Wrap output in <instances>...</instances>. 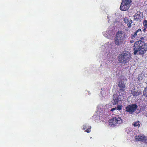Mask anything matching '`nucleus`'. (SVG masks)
<instances>
[{"label": "nucleus", "instance_id": "nucleus-1", "mask_svg": "<svg viewBox=\"0 0 147 147\" xmlns=\"http://www.w3.org/2000/svg\"><path fill=\"white\" fill-rule=\"evenodd\" d=\"M134 55H136L138 52L139 54L143 55L146 53L147 50V45L143 41H137L134 44Z\"/></svg>", "mask_w": 147, "mask_h": 147}, {"label": "nucleus", "instance_id": "nucleus-5", "mask_svg": "<svg viewBox=\"0 0 147 147\" xmlns=\"http://www.w3.org/2000/svg\"><path fill=\"white\" fill-rule=\"evenodd\" d=\"M123 97V96L119 92L117 93L116 94H114L113 95V101L112 103L113 105H115L118 104L119 101L122 100V98Z\"/></svg>", "mask_w": 147, "mask_h": 147}, {"label": "nucleus", "instance_id": "nucleus-13", "mask_svg": "<svg viewBox=\"0 0 147 147\" xmlns=\"http://www.w3.org/2000/svg\"><path fill=\"white\" fill-rule=\"evenodd\" d=\"M123 41L124 40L117 37H115V43L117 46L122 45L123 43Z\"/></svg>", "mask_w": 147, "mask_h": 147}, {"label": "nucleus", "instance_id": "nucleus-4", "mask_svg": "<svg viewBox=\"0 0 147 147\" xmlns=\"http://www.w3.org/2000/svg\"><path fill=\"white\" fill-rule=\"evenodd\" d=\"M138 106L136 104H132L128 105L125 107V111L130 114H133L136 110Z\"/></svg>", "mask_w": 147, "mask_h": 147}, {"label": "nucleus", "instance_id": "nucleus-10", "mask_svg": "<svg viewBox=\"0 0 147 147\" xmlns=\"http://www.w3.org/2000/svg\"><path fill=\"white\" fill-rule=\"evenodd\" d=\"M118 85L119 87L120 88L119 90L121 92H123L125 90V86L124 81H122V80H121L119 82Z\"/></svg>", "mask_w": 147, "mask_h": 147}, {"label": "nucleus", "instance_id": "nucleus-15", "mask_svg": "<svg viewBox=\"0 0 147 147\" xmlns=\"http://www.w3.org/2000/svg\"><path fill=\"white\" fill-rule=\"evenodd\" d=\"M138 32H139V34H140L142 32L141 30V29H138L134 33L132 34L131 37V38L132 39H133L135 38L137 35V34Z\"/></svg>", "mask_w": 147, "mask_h": 147}, {"label": "nucleus", "instance_id": "nucleus-22", "mask_svg": "<svg viewBox=\"0 0 147 147\" xmlns=\"http://www.w3.org/2000/svg\"><path fill=\"white\" fill-rule=\"evenodd\" d=\"M147 28H146V27H144V29L143 30V32H145L146 31V29Z\"/></svg>", "mask_w": 147, "mask_h": 147}, {"label": "nucleus", "instance_id": "nucleus-8", "mask_svg": "<svg viewBox=\"0 0 147 147\" xmlns=\"http://www.w3.org/2000/svg\"><path fill=\"white\" fill-rule=\"evenodd\" d=\"M133 16L134 17V21L140 22L142 18L143 15L140 12H137Z\"/></svg>", "mask_w": 147, "mask_h": 147}, {"label": "nucleus", "instance_id": "nucleus-7", "mask_svg": "<svg viewBox=\"0 0 147 147\" xmlns=\"http://www.w3.org/2000/svg\"><path fill=\"white\" fill-rule=\"evenodd\" d=\"M126 36V34L124 32L121 30H119L116 33L115 37L124 40Z\"/></svg>", "mask_w": 147, "mask_h": 147}, {"label": "nucleus", "instance_id": "nucleus-18", "mask_svg": "<svg viewBox=\"0 0 147 147\" xmlns=\"http://www.w3.org/2000/svg\"><path fill=\"white\" fill-rule=\"evenodd\" d=\"M140 122L139 121H136L134 122L133 125L134 127H140Z\"/></svg>", "mask_w": 147, "mask_h": 147}, {"label": "nucleus", "instance_id": "nucleus-17", "mask_svg": "<svg viewBox=\"0 0 147 147\" xmlns=\"http://www.w3.org/2000/svg\"><path fill=\"white\" fill-rule=\"evenodd\" d=\"M143 94L145 97H147V86L145 88L143 92Z\"/></svg>", "mask_w": 147, "mask_h": 147}, {"label": "nucleus", "instance_id": "nucleus-21", "mask_svg": "<svg viewBox=\"0 0 147 147\" xmlns=\"http://www.w3.org/2000/svg\"><path fill=\"white\" fill-rule=\"evenodd\" d=\"M140 40H141V41H142V40H144V38L143 37H142L140 38Z\"/></svg>", "mask_w": 147, "mask_h": 147}, {"label": "nucleus", "instance_id": "nucleus-9", "mask_svg": "<svg viewBox=\"0 0 147 147\" xmlns=\"http://www.w3.org/2000/svg\"><path fill=\"white\" fill-rule=\"evenodd\" d=\"M123 21L125 23L127 24V26L128 28H129L131 27V24L132 23V21L131 20H129L128 18L125 17L124 18Z\"/></svg>", "mask_w": 147, "mask_h": 147}, {"label": "nucleus", "instance_id": "nucleus-19", "mask_svg": "<svg viewBox=\"0 0 147 147\" xmlns=\"http://www.w3.org/2000/svg\"><path fill=\"white\" fill-rule=\"evenodd\" d=\"M144 27L147 28V20H144L143 23Z\"/></svg>", "mask_w": 147, "mask_h": 147}, {"label": "nucleus", "instance_id": "nucleus-2", "mask_svg": "<svg viewBox=\"0 0 147 147\" xmlns=\"http://www.w3.org/2000/svg\"><path fill=\"white\" fill-rule=\"evenodd\" d=\"M131 57V55L129 52L128 51L123 52L119 55L117 59L119 63L125 64L130 61Z\"/></svg>", "mask_w": 147, "mask_h": 147}, {"label": "nucleus", "instance_id": "nucleus-16", "mask_svg": "<svg viewBox=\"0 0 147 147\" xmlns=\"http://www.w3.org/2000/svg\"><path fill=\"white\" fill-rule=\"evenodd\" d=\"M122 2L121 3H123V4L126 5H130V3L131 2V0H122Z\"/></svg>", "mask_w": 147, "mask_h": 147}, {"label": "nucleus", "instance_id": "nucleus-6", "mask_svg": "<svg viewBox=\"0 0 147 147\" xmlns=\"http://www.w3.org/2000/svg\"><path fill=\"white\" fill-rule=\"evenodd\" d=\"M134 138L136 141L143 142L146 143L147 142V137L145 136H135Z\"/></svg>", "mask_w": 147, "mask_h": 147}, {"label": "nucleus", "instance_id": "nucleus-12", "mask_svg": "<svg viewBox=\"0 0 147 147\" xmlns=\"http://www.w3.org/2000/svg\"><path fill=\"white\" fill-rule=\"evenodd\" d=\"M123 3H121L120 7V9L121 11H125L128 10L130 5H126L123 4Z\"/></svg>", "mask_w": 147, "mask_h": 147}, {"label": "nucleus", "instance_id": "nucleus-14", "mask_svg": "<svg viewBox=\"0 0 147 147\" xmlns=\"http://www.w3.org/2000/svg\"><path fill=\"white\" fill-rule=\"evenodd\" d=\"M131 94L134 97L136 98L137 96L140 95L142 94V92L141 91H131Z\"/></svg>", "mask_w": 147, "mask_h": 147}, {"label": "nucleus", "instance_id": "nucleus-23", "mask_svg": "<svg viewBox=\"0 0 147 147\" xmlns=\"http://www.w3.org/2000/svg\"><path fill=\"white\" fill-rule=\"evenodd\" d=\"M116 109H117V108L116 107L113 108L111 109V111H113L114 110H116Z\"/></svg>", "mask_w": 147, "mask_h": 147}, {"label": "nucleus", "instance_id": "nucleus-11", "mask_svg": "<svg viewBox=\"0 0 147 147\" xmlns=\"http://www.w3.org/2000/svg\"><path fill=\"white\" fill-rule=\"evenodd\" d=\"M83 129L85 130L86 129L85 131V132L87 133H90L91 131V127L89 125V124H85L83 126Z\"/></svg>", "mask_w": 147, "mask_h": 147}, {"label": "nucleus", "instance_id": "nucleus-20", "mask_svg": "<svg viewBox=\"0 0 147 147\" xmlns=\"http://www.w3.org/2000/svg\"><path fill=\"white\" fill-rule=\"evenodd\" d=\"M122 106L121 105H118L117 108V109L119 111L121 109Z\"/></svg>", "mask_w": 147, "mask_h": 147}, {"label": "nucleus", "instance_id": "nucleus-3", "mask_svg": "<svg viewBox=\"0 0 147 147\" xmlns=\"http://www.w3.org/2000/svg\"><path fill=\"white\" fill-rule=\"evenodd\" d=\"M122 119L118 115L113 117L109 120V125L111 126H117L122 123Z\"/></svg>", "mask_w": 147, "mask_h": 147}]
</instances>
